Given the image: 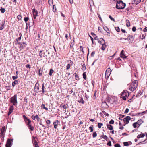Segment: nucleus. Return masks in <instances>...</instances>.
Wrapping results in <instances>:
<instances>
[{
  "label": "nucleus",
  "instance_id": "1",
  "mask_svg": "<svg viewBox=\"0 0 147 147\" xmlns=\"http://www.w3.org/2000/svg\"><path fill=\"white\" fill-rule=\"evenodd\" d=\"M23 117L26 124L27 123V121H28V123H27V125L28 126V128L30 129L31 131H33L34 130V127H33L30 124L31 121L25 115H23Z\"/></svg>",
  "mask_w": 147,
  "mask_h": 147
},
{
  "label": "nucleus",
  "instance_id": "2",
  "mask_svg": "<svg viewBox=\"0 0 147 147\" xmlns=\"http://www.w3.org/2000/svg\"><path fill=\"white\" fill-rule=\"evenodd\" d=\"M138 85V81L137 80H134L129 86V90L131 91H134Z\"/></svg>",
  "mask_w": 147,
  "mask_h": 147
},
{
  "label": "nucleus",
  "instance_id": "3",
  "mask_svg": "<svg viewBox=\"0 0 147 147\" xmlns=\"http://www.w3.org/2000/svg\"><path fill=\"white\" fill-rule=\"evenodd\" d=\"M126 6L125 3H123L122 1H117L116 7L117 9H124Z\"/></svg>",
  "mask_w": 147,
  "mask_h": 147
},
{
  "label": "nucleus",
  "instance_id": "4",
  "mask_svg": "<svg viewBox=\"0 0 147 147\" xmlns=\"http://www.w3.org/2000/svg\"><path fill=\"white\" fill-rule=\"evenodd\" d=\"M129 95L128 92L127 90H124L121 93V98L124 100H126V97H128Z\"/></svg>",
  "mask_w": 147,
  "mask_h": 147
},
{
  "label": "nucleus",
  "instance_id": "5",
  "mask_svg": "<svg viewBox=\"0 0 147 147\" xmlns=\"http://www.w3.org/2000/svg\"><path fill=\"white\" fill-rule=\"evenodd\" d=\"M10 100L11 103H13V105L15 106L17 105L18 103L17 94H15L11 98Z\"/></svg>",
  "mask_w": 147,
  "mask_h": 147
},
{
  "label": "nucleus",
  "instance_id": "6",
  "mask_svg": "<svg viewBox=\"0 0 147 147\" xmlns=\"http://www.w3.org/2000/svg\"><path fill=\"white\" fill-rule=\"evenodd\" d=\"M13 140V139H8L7 141L6 144V147H11L12 144V142Z\"/></svg>",
  "mask_w": 147,
  "mask_h": 147
},
{
  "label": "nucleus",
  "instance_id": "7",
  "mask_svg": "<svg viewBox=\"0 0 147 147\" xmlns=\"http://www.w3.org/2000/svg\"><path fill=\"white\" fill-rule=\"evenodd\" d=\"M111 72V70L110 68H108L107 70H106L105 74V77L107 78H108Z\"/></svg>",
  "mask_w": 147,
  "mask_h": 147
},
{
  "label": "nucleus",
  "instance_id": "8",
  "mask_svg": "<svg viewBox=\"0 0 147 147\" xmlns=\"http://www.w3.org/2000/svg\"><path fill=\"white\" fill-rule=\"evenodd\" d=\"M131 119V118L129 116H127L125 118L123 119V121L124 123H126V124H128L129 123V121Z\"/></svg>",
  "mask_w": 147,
  "mask_h": 147
},
{
  "label": "nucleus",
  "instance_id": "9",
  "mask_svg": "<svg viewBox=\"0 0 147 147\" xmlns=\"http://www.w3.org/2000/svg\"><path fill=\"white\" fill-rule=\"evenodd\" d=\"M59 123L60 121H59L58 120H56L53 123V124L54 125V128L55 129H57V126Z\"/></svg>",
  "mask_w": 147,
  "mask_h": 147
},
{
  "label": "nucleus",
  "instance_id": "10",
  "mask_svg": "<svg viewBox=\"0 0 147 147\" xmlns=\"http://www.w3.org/2000/svg\"><path fill=\"white\" fill-rule=\"evenodd\" d=\"M14 109L13 105H11L9 108V111L8 113V115L9 116L12 112Z\"/></svg>",
  "mask_w": 147,
  "mask_h": 147
},
{
  "label": "nucleus",
  "instance_id": "11",
  "mask_svg": "<svg viewBox=\"0 0 147 147\" xmlns=\"http://www.w3.org/2000/svg\"><path fill=\"white\" fill-rule=\"evenodd\" d=\"M124 51L123 50H122L121 51L120 54V56L122 58H126L127 57L124 54Z\"/></svg>",
  "mask_w": 147,
  "mask_h": 147
},
{
  "label": "nucleus",
  "instance_id": "12",
  "mask_svg": "<svg viewBox=\"0 0 147 147\" xmlns=\"http://www.w3.org/2000/svg\"><path fill=\"white\" fill-rule=\"evenodd\" d=\"M70 63H69L66 66V69L67 70L70 69V66L72 65L73 64V62L71 60H70Z\"/></svg>",
  "mask_w": 147,
  "mask_h": 147
},
{
  "label": "nucleus",
  "instance_id": "13",
  "mask_svg": "<svg viewBox=\"0 0 147 147\" xmlns=\"http://www.w3.org/2000/svg\"><path fill=\"white\" fill-rule=\"evenodd\" d=\"M39 84L38 82H37L36 84H35V87H34V90L36 89L35 90V92L37 91L38 90H39Z\"/></svg>",
  "mask_w": 147,
  "mask_h": 147
},
{
  "label": "nucleus",
  "instance_id": "14",
  "mask_svg": "<svg viewBox=\"0 0 147 147\" xmlns=\"http://www.w3.org/2000/svg\"><path fill=\"white\" fill-rule=\"evenodd\" d=\"M98 42L100 44L102 45V44H105L104 40L102 38H100L99 40L98 39Z\"/></svg>",
  "mask_w": 147,
  "mask_h": 147
},
{
  "label": "nucleus",
  "instance_id": "15",
  "mask_svg": "<svg viewBox=\"0 0 147 147\" xmlns=\"http://www.w3.org/2000/svg\"><path fill=\"white\" fill-rule=\"evenodd\" d=\"M107 126L108 129H109V130L111 131L113 129V126L107 123Z\"/></svg>",
  "mask_w": 147,
  "mask_h": 147
},
{
  "label": "nucleus",
  "instance_id": "16",
  "mask_svg": "<svg viewBox=\"0 0 147 147\" xmlns=\"http://www.w3.org/2000/svg\"><path fill=\"white\" fill-rule=\"evenodd\" d=\"M140 1L141 0H134L133 4L136 5L140 3Z\"/></svg>",
  "mask_w": 147,
  "mask_h": 147
},
{
  "label": "nucleus",
  "instance_id": "17",
  "mask_svg": "<svg viewBox=\"0 0 147 147\" xmlns=\"http://www.w3.org/2000/svg\"><path fill=\"white\" fill-rule=\"evenodd\" d=\"M18 81L17 80H15L12 83V85L13 87H14L15 85H16L18 84Z\"/></svg>",
  "mask_w": 147,
  "mask_h": 147
},
{
  "label": "nucleus",
  "instance_id": "18",
  "mask_svg": "<svg viewBox=\"0 0 147 147\" xmlns=\"http://www.w3.org/2000/svg\"><path fill=\"white\" fill-rule=\"evenodd\" d=\"M34 19H36L37 16H38V12L37 11H35L33 13Z\"/></svg>",
  "mask_w": 147,
  "mask_h": 147
},
{
  "label": "nucleus",
  "instance_id": "19",
  "mask_svg": "<svg viewBox=\"0 0 147 147\" xmlns=\"http://www.w3.org/2000/svg\"><path fill=\"white\" fill-rule=\"evenodd\" d=\"M102 46L101 47V49L102 50H104L105 49L107 45L105 44H102Z\"/></svg>",
  "mask_w": 147,
  "mask_h": 147
},
{
  "label": "nucleus",
  "instance_id": "20",
  "mask_svg": "<svg viewBox=\"0 0 147 147\" xmlns=\"http://www.w3.org/2000/svg\"><path fill=\"white\" fill-rule=\"evenodd\" d=\"M145 135L144 134H141L138 135L137 137L138 138H142Z\"/></svg>",
  "mask_w": 147,
  "mask_h": 147
},
{
  "label": "nucleus",
  "instance_id": "21",
  "mask_svg": "<svg viewBox=\"0 0 147 147\" xmlns=\"http://www.w3.org/2000/svg\"><path fill=\"white\" fill-rule=\"evenodd\" d=\"M5 20L4 21V22H3L1 25V26L0 27V30H2L4 28V26L5 23Z\"/></svg>",
  "mask_w": 147,
  "mask_h": 147
},
{
  "label": "nucleus",
  "instance_id": "22",
  "mask_svg": "<svg viewBox=\"0 0 147 147\" xmlns=\"http://www.w3.org/2000/svg\"><path fill=\"white\" fill-rule=\"evenodd\" d=\"M80 100L78 101V102L79 103H81L82 104H84V101L83 100V98L82 97H80Z\"/></svg>",
  "mask_w": 147,
  "mask_h": 147
},
{
  "label": "nucleus",
  "instance_id": "23",
  "mask_svg": "<svg viewBox=\"0 0 147 147\" xmlns=\"http://www.w3.org/2000/svg\"><path fill=\"white\" fill-rule=\"evenodd\" d=\"M42 92L43 94L45 93V86H44V83H43L42 84Z\"/></svg>",
  "mask_w": 147,
  "mask_h": 147
},
{
  "label": "nucleus",
  "instance_id": "24",
  "mask_svg": "<svg viewBox=\"0 0 147 147\" xmlns=\"http://www.w3.org/2000/svg\"><path fill=\"white\" fill-rule=\"evenodd\" d=\"M20 37L18 38L17 39H16V41H17V42H18V40H20L21 39V36H22V34L21 33L19 34Z\"/></svg>",
  "mask_w": 147,
  "mask_h": 147
},
{
  "label": "nucleus",
  "instance_id": "25",
  "mask_svg": "<svg viewBox=\"0 0 147 147\" xmlns=\"http://www.w3.org/2000/svg\"><path fill=\"white\" fill-rule=\"evenodd\" d=\"M126 26L127 27H128L130 26V22L129 20H126Z\"/></svg>",
  "mask_w": 147,
  "mask_h": 147
},
{
  "label": "nucleus",
  "instance_id": "26",
  "mask_svg": "<svg viewBox=\"0 0 147 147\" xmlns=\"http://www.w3.org/2000/svg\"><path fill=\"white\" fill-rule=\"evenodd\" d=\"M104 30L107 32V33H109V32H108V31H109V28L106 26H105L103 27Z\"/></svg>",
  "mask_w": 147,
  "mask_h": 147
},
{
  "label": "nucleus",
  "instance_id": "27",
  "mask_svg": "<svg viewBox=\"0 0 147 147\" xmlns=\"http://www.w3.org/2000/svg\"><path fill=\"white\" fill-rule=\"evenodd\" d=\"M5 127H3L1 129V133H0V134L1 135H3V134L4 133V131H5Z\"/></svg>",
  "mask_w": 147,
  "mask_h": 147
},
{
  "label": "nucleus",
  "instance_id": "28",
  "mask_svg": "<svg viewBox=\"0 0 147 147\" xmlns=\"http://www.w3.org/2000/svg\"><path fill=\"white\" fill-rule=\"evenodd\" d=\"M41 107L45 109L46 110H48V108L45 107V105L44 104H42L41 105Z\"/></svg>",
  "mask_w": 147,
  "mask_h": 147
},
{
  "label": "nucleus",
  "instance_id": "29",
  "mask_svg": "<svg viewBox=\"0 0 147 147\" xmlns=\"http://www.w3.org/2000/svg\"><path fill=\"white\" fill-rule=\"evenodd\" d=\"M143 122V121L142 119H140L138 120L137 122H136V123H137V124H141Z\"/></svg>",
  "mask_w": 147,
  "mask_h": 147
},
{
  "label": "nucleus",
  "instance_id": "30",
  "mask_svg": "<svg viewBox=\"0 0 147 147\" xmlns=\"http://www.w3.org/2000/svg\"><path fill=\"white\" fill-rule=\"evenodd\" d=\"M39 75L40 76H41L42 73V69L41 68L40 69H39Z\"/></svg>",
  "mask_w": 147,
  "mask_h": 147
},
{
  "label": "nucleus",
  "instance_id": "31",
  "mask_svg": "<svg viewBox=\"0 0 147 147\" xmlns=\"http://www.w3.org/2000/svg\"><path fill=\"white\" fill-rule=\"evenodd\" d=\"M93 125H91V126L89 127V129L90 130V132H92L93 131Z\"/></svg>",
  "mask_w": 147,
  "mask_h": 147
},
{
  "label": "nucleus",
  "instance_id": "32",
  "mask_svg": "<svg viewBox=\"0 0 147 147\" xmlns=\"http://www.w3.org/2000/svg\"><path fill=\"white\" fill-rule=\"evenodd\" d=\"M57 9L56 8V6L55 5H53V11L54 12H55L56 11Z\"/></svg>",
  "mask_w": 147,
  "mask_h": 147
},
{
  "label": "nucleus",
  "instance_id": "33",
  "mask_svg": "<svg viewBox=\"0 0 147 147\" xmlns=\"http://www.w3.org/2000/svg\"><path fill=\"white\" fill-rule=\"evenodd\" d=\"M54 71L52 69H50L49 72V74L50 76H51L52 75V74L53 73Z\"/></svg>",
  "mask_w": 147,
  "mask_h": 147
},
{
  "label": "nucleus",
  "instance_id": "34",
  "mask_svg": "<svg viewBox=\"0 0 147 147\" xmlns=\"http://www.w3.org/2000/svg\"><path fill=\"white\" fill-rule=\"evenodd\" d=\"M34 147H39L37 144V142L36 140H35L34 143Z\"/></svg>",
  "mask_w": 147,
  "mask_h": 147
},
{
  "label": "nucleus",
  "instance_id": "35",
  "mask_svg": "<svg viewBox=\"0 0 147 147\" xmlns=\"http://www.w3.org/2000/svg\"><path fill=\"white\" fill-rule=\"evenodd\" d=\"M103 125L102 123H98V127L99 128H100Z\"/></svg>",
  "mask_w": 147,
  "mask_h": 147
},
{
  "label": "nucleus",
  "instance_id": "36",
  "mask_svg": "<svg viewBox=\"0 0 147 147\" xmlns=\"http://www.w3.org/2000/svg\"><path fill=\"white\" fill-rule=\"evenodd\" d=\"M69 106L67 104H65L63 106V107L64 109H67Z\"/></svg>",
  "mask_w": 147,
  "mask_h": 147
},
{
  "label": "nucleus",
  "instance_id": "37",
  "mask_svg": "<svg viewBox=\"0 0 147 147\" xmlns=\"http://www.w3.org/2000/svg\"><path fill=\"white\" fill-rule=\"evenodd\" d=\"M115 28L116 30L118 32H119L120 31V29L119 27H115Z\"/></svg>",
  "mask_w": 147,
  "mask_h": 147
},
{
  "label": "nucleus",
  "instance_id": "38",
  "mask_svg": "<svg viewBox=\"0 0 147 147\" xmlns=\"http://www.w3.org/2000/svg\"><path fill=\"white\" fill-rule=\"evenodd\" d=\"M83 78L84 79L86 80V72H84L83 74Z\"/></svg>",
  "mask_w": 147,
  "mask_h": 147
},
{
  "label": "nucleus",
  "instance_id": "39",
  "mask_svg": "<svg viewBox=\"0 0 147 147\" xmlns=\"http://www.w3.org/2000/svg\"><path fill=\"white\" fill-rule=\"evenodd\" d=\"M102 113L104 114V115H105L107 116H109V114L108 113H106L105 111H102Z\"/></svg>",
  "mask_w": 147,
  "mask_h": 147
},
{
  "label": "nucleus",
  "instance_id": "40",
  "mask_svg": "<svg viewBox=\"0 0 147 147\" xmlns=\"http://www.w3.org/2000/svg\"><path fill=\"white\" fill-rule=\"evenodd\" d=\"M97 135V133L96 132H94L93 133V138H94L96 137Z\"/></svg>",
  "mask_w": 147,
  "mask_h": 147
},
{
  "label": "nucleus",
  "instance_id": "41",
  "mask_svg": "<svg viewBox=\"0 0 147 147\" xmlns=\"http://www.w3.org/2000/svg\"><path fill=\"white\" fill-rule=\"evenodd\" d=\"M0 10L1 11V12L2 13H4L5 11V9L4 8H2V7H1V8L0 9Z\"/></svg>",
  "mask_w": 147,
  "mask_h": 147
},
{
  "label": "nucleus",
  "instance_id": "42",
  "mask_svg": "<svg viewBox=\"0 0 147 147\" xmlns=\"http://www.w3.org/2000/svg\"><path fill=\"white\" fill-rule=\"evenodd\" d=\"M43 50H41L39 51V55L40 56V58H42V52H43Z\"/></svg>",
  "mask_w": 147,
  "mask_h": 147
},
{
  "label": "nucleus",
  "instance_id": "43",
  "mask_svg": "<svg viewBox=\"0 0 147 147\" xmlns=\"http://www.w3.org/2000/svg\"><path fill=\"white\" fill-rule=\"evenodd\" d=\"M49 3V5L53 4V0H48Z\"/></svg>",
  "mask_w": 147,
  "mask_h": 147
},
{
  "label": "nucleus",
  "instance_id": "44",
  "mask_svg": "<svg viewBox=\"0 0 147 147\" xmlns=\"http://www.w3.org/2000/svg\"><path fill=\"white\" fill-rule=\"evenodd\" d=\"M122 39H124L125 40H130V38H129L128 37L126 38H121L119 40H122Z\"/></svg>",
  "mask_w": 147,
  "mask_h": 147
},
{
  "label": "nucleus",
  "instance_id": "45",
  "mask_svg": "<svg viewBox=\"0 0 147 147\" xmlns=\"http://www.w3.org/2000/svg\"><path fill=\"white\" fill-rule=\"evenodd\" d=\"M28 20H29V18H28V17H25L24 18V21H25V22H26V25H27V23L26 22Z\"/></svg>",
  "mask_w": 147,
  "mask_h": 147
},
{
  "label": "nucleus",
  "instance_id": "46",
  "mask_svg": "<svg viewBox=\"0 0 147 147\" xmlns=\"http://www.w3.org/2000/svg\"><path fill=\"white\" fill-rule=\"evenodd\" d=\"M147 112V110H146V111H144L143 112H142L138 113V115H139L141 114H142V115H143V114H144L145 113H146Z\"/></svg>",
  "mask_w": 147,
  "mask_h": 147
},
{
  "label": "nucleus",
  "instance_id": "47",
  "mask_svg": "<svg viewBox=\"0 0 147 147\" xmlns=\"http://www.w3.org/2000/svg\"><path fill=\"white\" fill-rule=\"evenodd\" d=\"M120 115V117H119V119L122 120V118H123L124 117V115Z\"/></svg>",
  "mask_w": 147,
  "mask_h": 147
},
{
  "label": "nucleus",
  "instance_id": "48",
  "mask_svg": "<svg viewBox=\"0 0 147 147\" xmlns=\"http://www.w3.org/2000/svg\"><path fill=\"white\" fill-rule=\"evenodd\" d=\"M109 17L111 20L114 22L115 21V19L113 18L111 15H109Z\"/></svg>",
  "mask_w": 147,
  "mask_h": 147
},
{
  "label": "nucleus",
  "instance_id": "49",
  "mask_svg": "<svg viewBox=\"0 0 147 147\" xmlns=\"http://www.w3.org/2000/svg\"><path fill=\"white\" fill-rule=\"evenodd\" d=\"M114 122L113 120L111 119L109 122V124H113L114 123Z\"/></svg>",
  "mask_w": 147,
  "mask_h": 147
},
{
  "label": "nucleus",
  "instance_id": "50",
  "mask_svg": "<svg viewBox=\"0 0 147 147\" xmlns=\"http://www.w3.org/2000/svg\"><path fill=\"white\" fill-rule=\"evenodd\" d=\"M36 119H37L38 121H39L40 119L39 117L37 115H36Z\"/></svg>",
  "mask_w": 147,
  "mask_h": 147
},
{
  "label": "nucleus",
  "instance_id": "51",
  "mask_svg": "<svg viewBox=\"0 0 147 147\" xmlns=\"http://www.w3.org/2000/svg\"><path fill=\"white\" fill-rule=\"evenodd\" d=\"M17 18L19 20H21L22 18L21 15H18L17 17Z\"/></svg>",
  "mask_w": 147,
  "mask_h": 147
},
{
  "label": "nucleus",
  "instance_id": "52",
  "mask_svg": "<svg viewBox=\"0 0 147 147\" xmlns=\"http://www.w3.org/2000/svg\"><path fill=\"white\" fill-rule=\"evenodd\" d=\"M75 78L76 80H78L79 78H78V75H77V74L76 73H75Z\"/></svg>",
  "mask_w": 147,
  "mask_h": 147
},
{
  "label": "nucleus",
  "instance_id": "53",
  "mask_svg": "<svg viewBox=\"0 0 147 147\" xmlns=\"http://www.w3.org/2000/svg\"><path fill=\"white\" fill-rule=\"evenodd\" d=\"M137 123L136 122H135L133 124V126L134 128H136L137 127Z\"/></svg>",
  "mask_w": 147,
  "mask_h": 147
},
{
  "label": "nucleus",
  "instance_id": "54",
  "mask_svg": "<svg viewBox=\"0 0 147 147\" xmlns=\"http://www.w3.org/2000/svg\"><path fill=\"white\" fill-rule=\"evenodd\" d=\"M97 15H98V17L99 18L100 20H101V22H102V18H101V17L100 15L98 13H97Z\"/></svg>",
  "mask_w": 147,
  "mask_h": 147
},
{
  "label": "nucleus",
  "instance_id": "55",
  "mask_svg": "<svg viewBox=\"0 0 147 147\" xmlns=\"http://www.w3.org/2000/svg\"><path fill=\"white\" fill-rule=\"evenodd\" d=\"M123 144L125 146H128L129 145L128 143V142H124L123 143Z\"/></svg>",
  "mask_w": 147,
  "mask_h": 147
},
{
  "label": "nucleus",
  "instance_id": "56",
  "mask_svg": "<svg viewBox=\"0 0 147 147\" xmlns=\"http://www.w3.org/2000/svg\"><path fill=\"white\" fill-rule=\"evenodd\" d=\"M114 146L115 147H120L121 146L119 144H116Z\"/></svg>",
  "mask_w": 147,
  "mask_h": 147
},
{
  "label": "nucleus",
  "instance_id": "57",
  "mask_svg": "<svg viewBox=\"0 0 147 147\" xmlns=\"http://www.w3.org/2000/svg\"><path fill=\"white\" fill-rule=\"evenodd\" d=\"M46 123L47 124H50L51 123V121L50 120H47L46 121Z\"/></svg>",
  "mask_w": 147,
  "mask_h": 147
},
{
  "label": "nucleus",
  "instance_id": "58",
  "mask_svg": "<svg viewBox=\"0 0 147 147\" xmlns=\"http://www.w3.org/2000/svg\"><path fill=\"white\" fill-rule=\"evenodd\" d=\"M129 111V109L127 108H126V109L125 110V111L124 112V113H128V112Z\"/></svg>",
  "mask_w": 147,
  "mask_h": 147
},
{
  "label": "nucleus",
  "instance_id": "59",
  "mask_svg": "<svg viewBox=\"0 0 147 147\" xmlns=\"http://www.w3.org/2000/svg\"><path fill=\"white\" fill-rule=\"evenodd\" d=\"M26 68H28L29 69L31 68V66L29 64H27L26 65Z\"/></svg>",
  "mask_w": 147,
  "mask_h": 147
},
{
  "label": "nucleus",
  "instance_id": "60",
  "mask_svg": "<svg viewBox=\"0 0 147 147\" xmlns=\"http://www.w3.org/2000/svg\"><path fill=\"white\" fill-rule=\"evenodd\" d=\"M95 54V52L94 51H93L92 52L91 54V56L92 57H93L94 56V55Z\"/></svg>",
  "mask_w": 147,
  "mask_h": 147
},
{
  "label": "nucleus",
  "instance_id": "61",
  "mask_svg": "<svg viewBox=\"0 0 147 147\" xmlns=\"http://www.w3.org/2000/svg\"><path fill=\"white\" fill-rule=\"evenodd\" d=\"M17 78H18V76H12V79L13 80L16 79Z\"/></svg>",
  "mask_w": 147,
  "mask_h": 147
},
{
  "label": "nucleus",
  "instance_id": "62",
  "mask_svg": "<svg viewBox=\"0 0 147 147\" xmlns=\"http://www.w3.org/2000/svg\"><path fill=\"white\" fill-rule=\"evenodd\" d=\"M128 37H129L130 38V40H131V39H133V36L131 35H129L128 36Z\"/></svg>",
  "mask_w": 147,
  "mask_h": 147
},
{
  "label": "nucleus",
  "instance_id": "63",
  "mask_svg": "<svg viewBox=\"0 0 147 147\" xmlns=\"http://www.w3.org/2000/svg\"><path fill=\"white\" fill-rule=\"evenodd\" d=\"M107 145L110 146H111V142L110 141H109L107 144Z\"/></svg>",
  "mask_w": 147,
  "mask_h": 147
},
{
  "label": "nucleus",
  "instance_id": "64",
  "mask_svg": "<svg viewBox=\"0 0 147 147\" xmlns=\"http://www.w3.org/2000/svg\"><path fill=\"white\" fill-rule=\"evenodd\" d=\"M132 30L133 32H135L136 30V28L135 26H133L132 28Z\"/></svg>",
  "mask_w": 147,
  "mask_h": 147
}]
</instances>
